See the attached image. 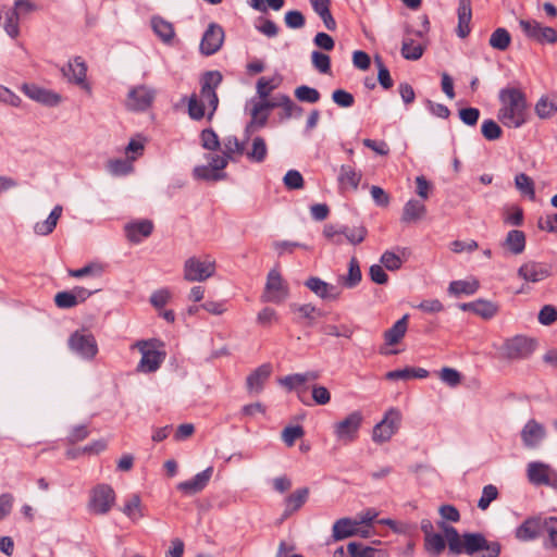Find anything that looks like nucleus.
I'll use <instances>...</instances> for the list:
<instances>
[{"label":"nucleus","mask_w":557,"mask_h":557,"mask_svg":"<svg viewBox=\"0 0 557 557\" xmlns=\"http://www.w3.org/2000/svg\"><path fill=\"white\" fill-rule=\"evenodd\" d=\"M535 346L536 343L534 339L517 335L506 339L499 350L504 358L516 360L530 356L534 351Z\"/></svg>","instance_id":"9d476101"},{"label":"nucleus","mask_w":557,"mask_h":557,"mask_svg":"<svg viewBox=\"0 0 557 557\" xmlns=\"http://www.w3.org/2000/svg\"><path fill=\"white\" fill-rule=\"evenodd\" d=\"M288 296L289 287L287 282L276 269L271 270L267 277L262 300L278 305L284 302Z\"/></svg>","instance_id":"0eeeda50"},{"label":"nucleus","mask_w":557,"mask_h":557,"mask_svg":"<svg viewBox=\"0 0 557 557\" xmlns=\"http://www.w3.org/2000/svg\"><path fill=\"white\" fill-rule=\"evenodd\" d=\"M537 225L542 231L557 233V212L541 216L537 221Z\"/></svg>","instance_id":"774afa93"},{"label":"nucleus","mask_w":557,"mask_h":557,"mask_svg":"<svg viewBox=\"0 0 557 557\" xmlns=\"http://www.w3.org/2000/svg\"><path fill=\"white\" fill-rule=\"evenodd\" d=\"M454 251L457 253H469L474 261L480 263L490 260L493 256L492 250L484 246H456Z\"/></svg>","instance_id":"a19ab883"},{"label":"nucleus","mask_w":557,"mask_h":557,"mask_svg":"<svg viewBox=\"0 0 557 557\" xmlns=\"http://www.w3.org/2000/svg\"><path fill=\"white\" fill-rule=\"evenodd\" d=\"M62 212H63L62 206L57 205L45 221L37 222L35 224V226H34L35 233L38 235H48V234L52 233V231L57 226L59 219L62 215Z\"/></svg>","instance_id":"f704fd0d"},{"label":"nucleus","mask_w":557,"mask_h":557,"mask_svg":"<svg viewBox=\"0 0 557 557\" xmlns=\"http://www.w3.org/2000/svg\"><path fill=\"white\" fill-rule=\"evenodd\" d=\"M457 14H458L457 35L460 38H465L470 33V21L472 17L471 0H459Z\"/></svg>","instance_id":"bb28decb"},{"label":"nucleus","mask_w":557,"mask_h":557,"mask_svg":"<svg viewBox=\"0 0 557 557\" xmlns=\"http://www.w3.org/2000/svg\"><path fill=\"white\" fill-rule=\"evenodd\" d=\"M70 349L85 360H92L98 354V344L95 336L86 331H75L69 338Z\"/></svg>","instance_id":"6e6552de"},{"label":"nucleus","mask_w":557,"mask_h":557,"mask_svg":"<svg viewBox=\"0 0 557 557\" xmlns=\"http://www.w3.org/2000/svg\"><path fill=\"white\" fill-rule=\"evenodd\" d=\"M267 154L268 147L265 140L262 137H255L251 144V149L247 152V157L256 163H261L264 161Z\"/></svg>","instance_id":"49530a36"},{"label":"nucleus","mask_w":557,"mask_h":557,"mask_svg":"<svg viewBox=\"0 0 557 557\" xmlns=\"http://www.w3.org/2000/svg\"><path fill=\"white\" fill-rule=\"evenodd\" d=\"M281 79L260 77L257 82V94L259 99L268 98L269 95L278 87Z\"/></svg>","instance_id":"4d7b16f0"},{"label":"nucleus","mask_w":557,"mask_h":557,"mask_svg":"<svg viewBox=\"0 0 557 557\" xmlns=\"http://www.w3.org/2000/svg\"><path fill=\"white\" fill-rule=\"evenodd\" d=\"M273 372V367L270 362L263 363L252 370L246 377V397H257L260 395Z\"/></svg>","instance_id":"f3484780"},{"label":"nucleus","mask_w":557,"mask_h":557,"mask_svg":"<svg viewBox=\"0 0 557 557\" xmlns=\"http://www.w3.org/2000/svg\"><path fill=\"white\" fill-rule=\"evenodd\" d=\"M425 50V44L423 40V34L420 30L413 32L410 29L406 30V35L403 39L401 55L406 60H419Z\"/></svg>","instance_id":"a211bd4d"},{"label":"nucleus","mask_w":557,"mask_h":557,"mask_svg":"<svg viewBox=\"0 0 557 557\" xmlns=\"http://www.w3.org/2000/svg\"><path fill=\"white\" fill-rule=\"evenodd\" d=\"M156 98V90L147 85L133 87L126 98L125 106L131 111H146Z\"/></svg>","instance_id":"dca6fc26"},{"label":"nucleus","mask_w":557,"mask_h":557,"mask_svg":"<svg viewBox=\"0 0 557 557\" xmlns=\"http://www.w3.org/2000/svg\"><path fill=\"white\" fill-rule=\"evenodd\" d=\"M224 41V30L216 24H209L200 41V52L205 55H211L220 50Z\"/></svg>","instance_id":"aec40b11"},{"label":"nucleus","mask_w":557,"mask_h":557,"mask_svg":"<svg viewBox=\"0 0 557 557\" xmlns=\"http://www.w3.org/2000/svg\"><path fill=\"white\" fill-rule=\"evenodd\" d=\"M212 473H213V468L208 467L203 471L197 473L190 480L181 482L177 485V488L187 495L197 494L208 485V483L212 476Z\"/></svg>","instance_id":"393cba45"},{"label":"nucleus","mask_w":557,"mask_h":557,"mask_svg":"<svg viewBox=\"0 0 557 557\" xmlns=\"http://www.w3.org/2000/svg\"><path fill=\"white\" fill-rule=\"evenodd\" d=\"M426 208L424 203L417 199H410L403 209L401 221L405 223H416L424 218Z\"/></svg>","instance_id":"c756f323"},{"label":"nucleus","mask_w":557,"mask_h":557,"mask_svg":"<svg viewBox=\"0 0 557 557\" xmlns=\"http://www.w3.org/2000/svg\"><path fill=\"white\" fill-rule=\"evenodd\" d=\"M367 231L363 226H342L329 224L324 227V236L327 240L350 244H359L366 239Z\"/></svg>","instance_id":"f8f14e48"},{"label":"nucleus","mask_w":557,"mask_h":557,"mask_svg":"<svg viewBox=\"0 0 557 557\" xmlns=\"http://www.w3.org/2000/svg\"><path fill=\"white\" fill-rule=\"evenodd\" d=\"M269 113L259 101H253L251 109L250 127L259 128L265 125Z\"/></svg>","instance_id":"864d4df0"},{"label":"nucleus","mask_w":557,"mask_h":557,"mask_svg":"<svg viewBox=\"0 0 557 557\" xmlns=\"http://www.w3.org/2000/svg\"><path fill=\"white\" fill-rule=\"evenodd\" d=\"M440 380L450 387H456L461 383L462 375L454 368L444 367L438 371Z\"/></svg>","instance_id":"6e6d98bb"},{"label":"nucleus","mask_w":557,"mask_h":557,"mask_svg":"<svg viewBox=\"0 0 557 557\" xmlns=\"http://www.w3.org/2000/svg\"><path fill=\"white\" fill-rule=\"evenodd\" d=\"M534 110L540 119H549L557 112V100L547 96L541 97Z\"/></svg>","instance_id":"37998d69"},{"label":"nucleus","mask_w":557,"mask_h":557,"mask_svg":"<svg viewBox=\"0 0 557 557\" xmlns=\"http://www.w3.org/2000/svg\"><path fill=\"white\" fill-rule=\"evenodd\" d=\"M304 428L300 425L286 426L282 431V440L288 447H292L297 440L304 436Z\"/></svg>","instance_id":"680f3d73"},{"label":"nucleus","mask_w":557,"mask_h":557,"mask_svg":"<svg viewBox=\"0 0 557 557\" xmlns=\"http://www.w3.org/2000/svg\"><path fill=\"white\" fill-rule=\"evenodd\" d=\"M546 436V430L543 424L535 420H530L521 430V438L525 447L535 448Z\"/></svg>","instance_id":"b1692460"},{"label":"nucleus","mask_w":557,"mask_h":557,"mask_svg":"<svg viewBox=\"0 0 557 557\" xmlns=\"http://www.w3.org/2000/svg\"><path fill=\"white\" fill-rule=\"evenodd\" d=\"M62 73L69 82L81 86L86 90H90L88 83L86 82L87 65L83 58L75 57L73 60L62 67Z\"/></svg>","instance_id":"412c9836"},{"label":"nucleus","mask_w":557,"mask_h":557,"mask_svg":"<svg viewBox=\"0 0 557 557\" xmlns=\"http://www.w3.org/2000/svg\"><path fill=\"white\" fill-rule=\"evenodd\" d=\"M305 286L322 300L335 301L341 298V290L318 276H310L306 280Z\"/></svg>","instance_id":"4be33fe9"},{"label":"nucleus","mask_w":557,"mask_h":557,"mask_svg":"<svg viewBox=\"0 0 557 557\" xmlns=\"http://www.w3.org/2000/svg\"><path fill=\"white\" fill-rule=\"evenodd\" d=\"M517 189L531 200L535 199V188L533 180L524 173H520L515 178Z\"/></svg>","instance_id":"de8ad7c7"},{"label":"nucleus","mask_w":557,"mask_h":557,"mask_svg":"<svg viewBox=\"0 0 557 557\" xmlns=\"http://www.w3.org/2000/svg\"><path fill=\"white\" fill-rule=\"evenodd\" d=\"M362 278L359 262L356 258H351L348 263V273L338 276V283L346 288L356 287Z\"/></svg>","instance_id":"473e14b6"},{"label":"nucleus","mask_w":557,"mask_h":557,"mask_svg":"<svg viewBox=\"0 0 557 557\" xmlns=\"http://www.w3.org/2000/svg\"><path fill=\"white\" fill-rule=\"evenodd\" d=\"M363 422V414L355 410L333 424L334 436L342 444H350L358 437L359 430Z\"/></svg>","instance_id":"39448f33"},{"label":"nucleus","mask_w":557,"mask_h":557,"mask_svg":"<svg viewBox=\"0 0 557 557\" xmlns=\"http://www.w3.org/2000/svg\"><path fill=\"white\" fill-rule=\"evenodd\" d=\"M295 96L299 101L315 103L320 99V94L317 89L302 85L295 89Z\"/></svg>","instance_id":"13d9d810"},{"label":"nucleus","mask_w":557,"mask_h":557,"mask_svg":"<svg viewBox=\"0 0 557 557\" xmlns=\"http://www.w3.org/2000/svg\"><path fill=\"white\" fill-rule=\"evenodd\" d=\"M446 544L448 545V542L443 531L424 539V549L433 557L440 556L445 550Z\"/></svg>","instance_id":"e433bc0d"},{"label":"nucleus","mask_w":557,"mask_h":557,"mask_svg":"<svg viewBox=\"0 0 557 557\" xmlns=\"http://www.w3.org/2000/svg\"><path fill=\"white\" fill-rule=\"evenodd\" d=\"M134 162L129 158L112 159L107 163L109 173L113 176H125L134 171Z\"/></svg>","instance_id":"79ce46f5"},{"label":"nucleus","mask_w":557,"mask_h":557,"mask_svg":"<svg viewBox=\"0 0 557 557\" xmlns=\"http://www.w3.org/2000/svg\"><path fill=\"white\" fill-rule=\"evenodd\" d=\"M151 26L154 34L164 42H172L175 32L172 23L165 21L162 17H153L151 20Z\"/></svg>","instance_id":"58836bf2"},{"label":"nucleus","mask_w":557,"mask_h":557,"mask_svg":"<svg viewBox=\"0 0 557 557\" xmlns=\"http://www.w3.org/2000/svg\"><path fill=\"white\" fill-rule=\"evenodd\" d=\"M257 323L262 327H270L278 322V315L272 308H263L256 318Z\"/></svg>","instance_id":"052dcab7"},{"label":"nucleus","mask_w":557,"mask_h":557,"mask_svg":"<svg viewBox=\"0 0 557 557\" xmlns=\"http://www.w3.org/2000/svg\"><path fill=\"white\" fill-rule=\"evenodd\" d=\"M104 267L99 262H91L81 269L69 270V275L76 278L85 276L99 277L103 274Z\"/></svg>","instance_id":"c03bdc74"},{"label":"nucleus","mask_w":557,"mask_h":557,"mask_svg":"<svg viewBox=\"0 0 557 557\" xmlns=\"http://www.w3.org/2000/svg\"><path fill=\"white\" fill-rule=\"evenodd\" d=\"M140 505L139 495L134 494L125 502L122 511L133 520L139 519L143 517Z\"/></svg>","instance_id":"5fc2aeb1"},{"label":"nucleus","mask_w":557,"mask_h":557,"mask_svg":"<svg viewBox=\"0 0 557 557\" xmlns=\"http://www.w3.org/2000/svg\"><path fill=\"white\" fill-rule=\"evenodd\" d=\"M145 138L140 136L132 138L124 150L126 158H129L133 162H135L139 157L143 156L145 150Z\"/></svg>","instance_id":"603ef678"},{"label":"nucleus","mask_w":557,"mask_h":557,"mask_svg":"<svg viewBox=\"0 0 557 557\" xmlns=\"http://www.w3.org/2000/svg\"><path fill=\"white\" fill-rule=\"evenodd\" d=\"M408 330V315H404L396 321L392 327L383 333L384 343L379 348V352L383 356H392L400 352L399 349L394 348L405 338Z\"/></svg>","instance_id":"9b49d317"},{"label":"nucleus","mask_w":557,"mask_h":557,"mask_svg":"<svg viewBox=\"0 0 557 557\" xmlns=\"http://www.w3.org/2000/svg\"><path fill=\"white\" fill-rule=\"evenodd\" d=\"M215 272V261L209 256L191 257L185 261L184 277L189 282H202Z\"/></svg>","instance_id":"423d86ee"},{"label":"nucleus","mask_w":557,"mask_h":557,"mask_svg":"<svg viewBox=\"0 0 557 557\" xmlns=\"http://www.w3.org/2000/svg\"><path fill=\"white\" fill-rule=\"evenodd\" d=\"M361 173L350 165H342L338 175V182L343 188L356 190L361 181Z\"/></svg>","instance_id":"4c0bfd02"},{"label":"nucleus","mask_w":557,"mask_h":557,"mask_svg":"<svg viewBox=\"0 0 557 557\" xmlns=\"http://www.w3.org/2000/svg\"><path fill=\"white\" fill-rule=\"evenodd\" d=\"M510 41L511 36L508 30L505 28H497L492 33L488 44L496 50L505 51L509 47Z\"/></svg>","instance_id":"a18cd8bd"},{"label":"nucleus","mask_w":557,"mask_h":557,"mask_svg":"<svg viewBox=\"0 0 557 557\" xmlns=\"http://www.w3.org/2000/svg\"><path fill=\"white\" fill-rule=\"evenodd\" d=\"M22 91L32 100L45 106H58L61 102V96L35 84H24Z\"/></svg>","instance_id":"5701e85b"},{"label":"nucleus","mask_w":557,"mask_h":557,"mask_svg":"<svg viewBox=\"0 0 557 557\" xmlns=\"http://www.w3.org/2000/svg\"><path fill=\"white\" fill-rule=\"evenodd\" d=\"M319 379V373L311 371L306 373H295L278 380V384L287 388L288 391L297 389L309 381H315Z\"/></svg>","instance_id":"7c9ffc66"},{"label":"nucleus","mask_w":557,"mask_h":557,"mask_svg":"<svg viewBox=\"0 0 557 557\" xmlns=\"http://www.w3.org/2000/svg\"><path fill=\"white\" fill-rule=\"evenodd\" d=\"M3 27L10 37H12V38L17 37V35L20 33L18 12H16L13 9H9V10L4 11Z\"/></svg>","instance_id":"09e8293b"},{"label":"nucleus","mask_w":557,"mask_h":557,"mask_svg":"<svg viewBox=\"0 0 557 557\" xmlns=\"http://www.w3.org/2000/svg\"><path fill=\"white\" fill-rule=\"evenodd\" d=\"M135 346L141 352V359L137 366V371L143 373L156 372L164 360L165 355L158 351L146 341H139Z\"/></svg>","instance_id":"2eb2a0df"},{"label":"nucleus","mask_w":557,"mask_h":557,"mask_svg":"<svg viewBox=\"0 0 557 557\" xmlns=\"http://www.w3.org/2000/svg\"><path fill=\"white\" fill-rule=\"evenodd\" d=\"M311 394H312L313 401L319 406H325L331 401V393L323 385H319V384L312 385Z\"/></svg>","instance_id":"69168bd1"},{"label":"nucleus","mask_w":557,"mask_h":557,"mask_svg":"<svg viewBox=\"0 0 557 557\" xmlns=\"http://www.w3.org/2000/svg\"><path fill=\"white\" fill-rule=\"evenodd\" d=\"M546 535V547L557 548V518L541 519V536Z\"/></svg>","instance_id":"ea45409f"},{"label":"nucleus","mask_w":557,"mask_h":557,"mask_svg":"<svg viewBox=\"0 0 557 557\" xmlns=\"http://www.w3.org/2000/svg\"><path fill=\"white\" fill-rule=\"evenodd\" d=\"M481 131L487 140H496L503 133L500 126L493 120H485L482 123Z\"/></svg>","instance_id":"0e129e2a"},{"label":"nucleus","mask_w":557,"mask_h":557,"mask_svg":"<svg viewBox=\"0 0 557 557\" xmlns=\"http://www.w3.org/2000/svg\"><path fill=\"white\" fill-rule=\"evenodd\" d=\"M244 144L239 143L236 137H226L223 140V154H208V165H197L193 171L196 180L201 181H219L224 177L223 169L230 160L234 159V154H242Z\"/></svg>","instance_id":"20e7f679"},{"label":"nucleus","mask_w":557,"mask_h":557,"mask_svg":"<svg viewBox=\"0 0 557 557\" xmlns=\"http://www.w3.org/2000/svg\"><path fill=\"white\" fill-rule=\"evenodd\" d=\"M222 83L219 71H210L202 75L200 94H193L188 101V114L193 120H201L206 113L211 120L219 104L216 88Z\"/></svg>","instance_id":"f03ea898"},{"label":"nucleus","mask_w":557,"mask_h":557,"mask_svg":"<svg viewBox=\"0 0 557 557\" xmlns=\"http://www.w3.org/2000/svg\"><path fill=\"white\" fill-rule=\"evenodd\" d=\"M480 287V282L475 277H468L466 280H457L450 282L448 286L449 295L460 297L462 295L470 296L476 293Z\"/></svg>","instance_id":"c85d7f7f"},{"label":"nucleus","mask_w":557,"mask_h":557,"mask_svg":"<svg viewBox=\"0 0 557 557\" xmlns=\"http://www.w3.org/2000/svg\"><path fill=\"white\" fill-rule=\"evenodd\" d=\"M253 27L267 37H275L278 28L274 22L261 15L253 21Z\"/></svg>","instance_id":"3c124183"},{"label":"nucleus","mask_w":557,"mask_h":557,"mask_svg":"<svg viewBox=\"0 0 557 557\" xmlns=\"http://www.w3.org/2000/svg\"><path fill=\"white\" fill-rule=\"evenodd\" d=\"M437 525L445 533L449 553L454 555L479 553V557H498L500 553L498 543H488L481 534L460 535L454 527L444 521L438 522Z\"/></svg>","instance_id":"f257e3e1"},{"label":"nucleus","mask_w":557,"mask_h":557,"mask_svg":"<svg viewBox=\"0 0 557 557\" xmlns=\"http://www.w3.org/2000/svg\"><path fill=\"white\" fill-rule=\"evenodd\" d=\"M528 479L536 485H556L557 472L547 463L530 462L527 469Z\"/></svg>","instance_id":"6ab92c4d"},{"label":"nucleus","mask_w":557,"mask_h":557,"mask_svg":"<svg viewBox=\"0 0 557 557\" xmlns=\"http://www.w3.org/2000/svg\"><path fill=\"white\" fill-rule=\"evenodd\" d=\"M518 275L525 282L537 283L550 275V269L544 263L527 262L520 267Z\"/></svg>","instance_id":"a878e982"},{"label":"nucleus","mask_w":557,"mask_h":557,"mask_svg":"<svg viewBox=\"0 0 557 557\" xmlns=\"http://www.w3.org/2000/svg\"><path fill=\"white\" fill-rule=\"evenodd\" d=\"M400 419L401 416L398 410L389 409L384 418L373 428L372 440L379 444L388 442L397 432Z\"/></svg>","instance_id":"4468645a"},{"label":"nucleus","mask_w":557,"mask_h":557,"mask_svg":"<svg viewBox=\"0 0 557 557\" xmlns=\"http://www.w3.org/2000/svg\"><path fill=\"white\" fill-rule=\"evenodd\" d=\"M248 3L253 10L265 14L269 9L280 11L285 4V0H248Z\"/></svg>","instance_id":"8fccbe9b"},{"label":"nucleus","mask_w":557,"mask_h":557,"mask_svg":"<svg viewBox=\"0 0 557 557\" xmlns=\"http://www.w3.org/2000/svg\"><path fill=\"white\" fill-rule=\"evenodd\" d=\"M373 534L371 529L363 527L357 519L342 518L334 522L332 536L335 541H342L351 536L368 539Z\"/></svg>","instance_id":"ddd939ff"},{"label":"nucleus","mask_w":557,"mask_h":557,"mask_svg":"<svg viewBox=\"0 0 557 557\" xmlns=\"http://www.w3.org/2000/svg\"><path fill=\"white\" fill-rule=\"evenodd\" d=\"M201 146L207 150H216L220 147V140L215 132L206 128L200 134Z\"/></svg>","instance_id":"e2e57ef3"},{"label":"nucleus","mask_w":557,"mask_h":557,"mask_svg":"<svg viewBox=\"0 0 557 557\" xmlns=\"http://www.w3.org/2000/svg\"><path fill=\"white\" fill-rule=\"evenodd\" d=\"M153 224L149 220H140L125 225V233L131 242H141L152 232Z\"/></svg>","instance_id":"cd10ccee"},{"label":"nucleus","mask_w":557,"mask_h":557,"mask_svg":"<svg viewBox=\"0 0 557 557\" xmlns=\"http://www.w3.org/2000/svg\"><path fill=\"white\" fill-rule=\"evenodd\" d=\"M498 307L487 300H476L474 307V313L482 317L483 319H491L497 313Z\"/></svg>","instance_id":"bf43d9fd"},{"label":"nucleus","mask_w":557,"mask_h":557,"mask_svg":"<svg viewBox=\"0 0 557 557\" xmlns=\"http://www.w3.org/2000/svg\"><path fill=\"white\" fill-rule=\"evenodd\" d=\"M498 121L506 127L519 128L527 122V98L518 88L507 87L499 91Z\"/></svg>","instance_id":"7ed1b4c3"},{"label":"nucleus","mask_w":557,"mask_h":557,"mask_svg":"<svg viewBox=\"0 0 557 557\" xmlns=\"http://www.w3.org/2000/svg\"><path fill=\"white\" fill-rule=\"evenodd\" d=\"M410 253L406 248L395 251H386L381 257L382 264L391 271L398 270L401 264L408 260Z\"/></svg>","instance_id":"c9c22d12"},{"label":"nucleus","mask_w":557,"mask_h":557,"mask_svg":"<svg viewBox=\"0 0 557 557\" xmlns=\"http://www.w3.org/2000/svg\"><path fill=\"white\" fill-rule=\"evenodd\" d=\"M517 539L530 541L541 536V518H533L524 521L516 531Z\"/></svg>","instance_id":"72a5a7b5"},{"label":"nucleus","mask_w":557,"mask_h":557,"mask_svg":"<svg viewBox=\"0 0 557 557\" xmlns=\"http://www.w3.org/2000/svg\"><path fill=\"white\" fill-rule=\"evenodd\" d=\"M310 494L308 487H301L285 498V515L289 516L299 510L307 502Z\"/></svg>","instance_id":"2f4dec72"},{"label":"nucleus","mask_w":557,"mask_h":557,"mask_svg":"<svg viewBox=\"0 0 557 557\" xmlns=\"http://www.w3.org/2000/svg\"><path fill=\"white\" fill-rule=\"evenodd\" d=\"M115 503V492L109 484H99L90 492L88 510L94 515L108 513Z\"/></svg>","instance_id":"1a4fd4ad"},{"label":"nucleus","mask_w":557,"mask_h":557,"mask_svg":"<svg viewBox=\"0 0 557 557\" xmlns=\"http://www.w3.org/2000/svg\"><path fill=\"white\" fill-rule=\"evenodd\" d=\"M351 557H374L376 550L369 546H362L356 542H351L347 546Z\"/></svg>","instance_id":"338daca9"}]
</instances>
